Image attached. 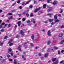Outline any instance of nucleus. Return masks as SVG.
Masks as SVG:
<instances>
[{"mask_svg": "<svg viewBox=\"0 0 64 64\" xmlns=\"http://www.w3.org/2000/svg\"><path fill=\"white\" fill-rule=\"evenodd\" d=\"M41 8V7H40L38 8H36V9L35 10H34V12L36 13L37 12V11H38V10H40V8Z\"/></svg>", "mask_w": 64, "mask_h": 64, "instance_id": "1", "label": "nucleus"}, {"mask_svg": "<svg viewBox=\"0 0 64 64\" xmlns=\"http://www.w3.org/2000/svg\"><path fill=\"white\" fill-rule=\"evenodd\" d=\"M22 47V46H19L18 47V50L19 51H21L22 50L21 48V47Z\"/></svg>", "mask_w": 64, "mask_h": 64, "instance_id": "2", "label": "nucleus"}, {"mask_svg": "<svg viewBox=\"0 0 64 64\" xmlns=\"http://www.w3.org/2000/svg\"><path fill=\"white\" fill-rule=\"evenodd\" d=\"M52 8L50 7V8L48 10V12H50L52 11Z\"/></svg>", "mask_w": 64, "mask_h": 64, "instance_id": "3", "label": "nucleus"}, {"mask_svg": "<svg viewBox=\"0 0 64 64\" xmlns=\"http://www.w3.org/2000/svg\"><path fill=\"white\" fill-rule=\"evenodd\" d=\"M20 33L22 35H24V32H23V31L22 30H21L20 31Z\"/></svg>", "mask_w": 64, "mask_h": 64, "instance_id": "4", "label": "nucleus"}, {"mask_svg": "<svg viewBox=\"0 0 64 64\" xmlns=\"http://www.w3.org/2000/svg\"><path fill=\"white\" fill-rule=\"evenodd\" d=\"M35 36H34V34H32L31 36V38L32 40H34Z\"/></svg>", "mask_w": 64, "mask_h": 64, "instance_id": "5", "label": "nucleus"}, {"mask_svg": "<svg viewBox=\"0 0 64 64\" xmlns=\"http://www.w3.org/2000/svg\"><path fill=\"white\" fill-rule=\"evenodd\" d=\"M56 59H57L56 58H52V62H54V61H55Z\"/></svg>", "mask_w": 64, "mask_h": 64, "instance_id": "6", "label": "nucleus"}, {"mask_svg": "<svg viewBox=\"0 0 64 64\" xmlns=\"http://www.w3.org/2000/svg\"><path fill=\"white\" fill-rule=\"evenodd\" d=\"M58 63H59V61H58V60H57L53 64H58Z\"/></svg>", "mask_w": 64, "mask_h": 64, "instance_id": "7", "label": "nucleus"}, {"mask_svg": "<svg viewBox=\"0 0 64 64\" xmlns=\"http://www.w3.org/2000/svg\"><path fill=\"white\" fill-rule=\"evenodd\" d=\"M57 3V1H54L53 2V4H54V5H55Z\"/></svg>", "mask_w": 64, "mask_h": 64, "instance_id": "8", "label": "nucleus"}, {"mask_svg": "<svg viewBox=\"0 0 64 64\" xmlns=\"http://www.w3.org/2000/svg\"><path fill=\"white\" fill-rule=\"evenodd\" d=\"M48 36H50V35H51V32H50V31H49L48 32Z\"/></svg>", "mask_w": 64, "mask_h": 64, "instance_id": "9", "label": "nucleus"}, {"mask_svg": "<svg viewBox=\"0 0 64 64\" xmlns=\"http://www.w3.org/2000/svg\"><path fill=\"white\" fill-rule=\"evenodd\" d=\"M59 22V20H54V23H56V22Z\"/></svg>", "mask_w": 64, "mask_h": 64, "instance_id": "10", "label": "nucleus"}, {"mask_svg": "<svg viewBox=\"0 0 64 64\" xmlns=\"http://www.w3.org/2000/svg\"><path fill=\"white\" fill-rule=\"evenodd\" d=\"M8 18L10 20L12 19H13V16H11L9 17Z\"/></svg>", "mask_w": 64, "mask_h": 64, "instance_id": "11", "label": "nucleus"}, {"mask_svg": "<svg viewBox=\"0 0 64 64\" xmlns=\"http://www.w3.org/2000/svg\"><path fill=\"white\" fill-rule=\"evenodd\" d=\"M54 18L56 19H57V14H56L54 16Z\"/></svg>", "mask_w": 64, "mask_h": 64, "instance_id": "12", "label": "nucleus"}, {"mask_svg": "<svg viewBox=\"0 0 64 64\" xmlns=\"http://www.w3.org/2000/svg\"><path fill=\"white\" fill-rule=\"evenodd\" d=\"M21 21H19L18 22V25L19 26H20V23H21Z\"/></svg>", "mask_w": 64, "mask_h": 64, "instance_id": "13", "label": "nucleus"}, {"mask_svg": "<svg viewBox=\"0 0 64 64\" xmlns=\"http://www.w3.org/2000/svg\"><path fill=\"white\" fill-rule=\"evenodd\" d=\"M48 21H49V22H53V19H49L48 20Z\"/></svg>", "mask_w": 64, "mask_h": 64, "instance_id": "14", "label": "nucleus"}, {"mask_svg": "<svg viewBox=\"0 0 64 64\" xmlns=\"http://www.w3.org/2000/svg\"><path fill=\"white\" fill-rule=\"evenodd\" d=\"M12 50L11 48H10L9 49L8 52V53H9V52H11L12 51Z\"/></svg>", "mask_w": 64, "mask_h": 64, "instance_id": "15", "label": "nucleus"}, {"mask_svg": "<svg viewBox=\"0 0 64 64\" xmlns=\"http://www.w3.org/2000/svg\"><path fill=\"white\" fill-rule=\"evenodd\" d=\"M12 42V40H9L8 42V44H10L11 43V42Z\"/></svg>", "mask_w": 64, "mask_h": 64, "instance_id": "16", "label": "nucleus"}, {"mask_svg": "<svg viewBox=\"0 0 64 64\" xmlns=\"http://www.w3.org/2000/svg\"><path fill=\"white\" fill-rule=\"evenodd\" d=\"M50 43H51V42L50 41H49L48 42V45H49Z\"/></svg>", "mask_w": 64, "mask_h": 64, "instance_id": "17", "label": "nucleus"}, {"mask_svg": "<svg viewBox=\"0 0 64 64\" xmlns=\"http://www.w3.org/2000/svg\"><path fill=\"white\" fill-rule=\"evenodd\" d=\"M64 40H63L62 41H61L60 42V44H63V43H64Z\"/></svg>", "mask_w": 64, "mask_h": 64, "instance_id": "18", "label": "nucleus"}, {"mask_svg": "<svg viewBox=\"0 0 64 64\" xmlns=\"http://www.w3.org/2000/svg\"><path fill=\"white\" fill-rule=\"evenodd\" d=\"M48 54H46L45 55H44V57L45 58H46V57L47 56H48Z\"/></svg>", "mask_w": 64, "mask_h": 64, "instance_id": "19", "label": "nucleus"}, {"mask_svg": "<svg viewBox=\"0 0 64 64\" xmlns=\"http://www.w3.org/2000/svg\"><path fill=\"white\" fill-rule=\"evenodd\" d=\"M4 62H5V60H2L1 62H2V63H3Z\"/></svg>", "mask_w": 64, "mask_h": 64, "instance_id": "20", "label": "nucleus"}, {"mask_svg": "<svg viewBox=\"0 0 64 64\" xmlns=\"http://www.w3.org/2000/svg\"><path fill=\"white\" fill-rule=\"evenodd\" d=\"M63 36V34H60L59 35V37H62Z\"/></svg>", "mask_w": 64, "mask_h": 64, "instance_id": "21", "label": "nucleus"}, {"mask_svg": "<svg viewBox=\"0 0 64 64\" xmlns=\"http://www.w3.org/2000/svg\"><path fill=\"white\" fill-rule=\"evenodd\" d=\"M8 15H12V13H8Z\"/></svg>", "mask_w": 64, "mask_h": 64, "instance_id": "22", "label": "nucleus"}, {"mask_svg": "<svg viewBox=\"0 0 64 64\" xmlns=\"http://www.w3.org/2000/svg\"><path fill=\"white\" fill-rule=\"evenodd\" d=\"M26 13V12L24 11L22 13L23 15H25Z\"/></svg>", "mask_w": 64, "mask_h": 64, "instance_id": "23", "label": "nucleus"}, {"mask_svg": "<svg viewBox=\"0 0 64 64\" xmlns=\"http://www.w3.org/2000/svg\"><path fill=\"white\" fill-rule=\"evenodd\" d=\"M3 42H0V46H3Z\"/></svg>", "mask_w": 64, "mask_h": 64, "instance_id": "24", "label": "nucleus"}, {"mask_svg": "<svg viewBox=\"0 0 64 64\" xmlns=\"http://www.w3.org/2000/svg\"><path fill=\"white\" fill-rule=\"evenodd\" d=\"M64 28V25H62V26H61L60 28H61V29H62V28Z\"/></svg>", "mask_w": 64, "mask_h": 64, "instance_id": "25", "label": "nucleus"}, {"mask_svg": "<svg viewBox=\"0 0 64 64\" xmlns=\"http://www.w3.org/2000/svg\"><path fill=\"white\" fill-rule=\"evenodd\" d=\"M47 15L49 16H51V15H53V14H47Z\"/></svg>", "mask_w": 64, "mask_h": 64, "instance_id": "26", "label": "nucleus"}, {"mask_svg": "<svg viewBox=\"0 0 64 64\" xmlns=\"http://www.w3.org/2000/svg\"><path fill=\"white\" fill-rule=\"evenodd\" d=\"M29 2H30V1H29L26 2V3L25 5H26V4H28V3H29Z\"/></svg>", "mask_w": 64, "mask_h": 64, "instance_id": "27", "label": "nucleus"}, {"mask_svg": "<svg viewBox=\"0 0 64 64\" xmlns=\"http://www.w3.org/2000/svg\"><path fill=\"white\" fill-rule=\"evenodd\" d=\"M5 31V30L4 29L1 30L0 31V32H4Z\"/></svg>", "mask_w": 64, "mask_h": 64, "instance_id": "28", "label": "nucleus"}, {"mask_svg": "<svg viewBox=\"0 0 64 64\" xmlns=\"http://www.w3.org/2000/svg\"><path fill=\"white\" fill-rule=\"evenodd\" d=\"M26 16H27L28 17H29V14H26Z\"/></svg>", "mask_w": 64, "mask_h": 64, "instance_id": "29", "label": "nucleus"}, {"mask_svg": "<svg viewBox=\"0 0 64 64\" xmlns=\"http://www.w3.org/2000/svg\"><path fill=\"white\" fill-rule=\"evenodd\" d=\"M54 49H58V47L56 46H55L54 48Z\"/></svg>", "mask_w": 64, "mask_h": 64, "instance_id": "30", "label": "nucleus"}, {"mask_svg": "<svg viewBox=\"0 0 64 64\" xmlns=\"http://www.w3.org/2000/svg\"><path fill=\"white\" fill-rule=\"evenodd\" d=\"M8 37V36H6L4 38V39H7V38Z\"/></svg>", "mask_w": 64, "mask_h": 64, "instance_id": "31", "label": "nucleus"}, {"mask_svg": "<svg viewBox=\"0 0 64 64\" xmlns=\"http://www.w3.org/2000/svg\"><path fill=\"white\" fill-rule=\"evenodd\" d=\"M58 54L59 55H60L61 53H60V51H58Z\"/></svg>", "mask_w": 64, "mask_h": 64, "instance_id": "32", "label": "nucleus"}, {"mask_svg": "<svg viewBox=\"0 0 64 64\" xmlns=\"http://www.w3.org/2000/svg\"><path fill=\"white\" fill-rule=\"evenodd\" d=\"M7 57L8 58H9L10 57V55H7Z\"/></svg>", "mask_w": 64, "mask_h": 64, "instance_id": "33", "label": "nucleus"}, {"mask_svg": "<svg viewBox=\"0 0 64 64\" xmlns=\"http://www.w3.org/2000/svg\"><path fill=\"white\" fill-rule=\"evenodd\" d=\"M46 6V4H44L43 8H45Z\"/></svg>", "mask_w": 64, "mask_h": 64, "instance_id": "34", "label": "nucleus"}, {"mask_svg": "<svg viewBox=\"0 0 64 64\" xmlns=\"http://www.w3.org/2000/svg\"><path fill=\"white\" fill-rule=\"evenodd\" d=\"M50 48H49L48 49V50H47V51L48 52H49V51H50Z\"/></svg>", "mask_w": 64, "mask_h": 64, "instance_id": "35", "label": "nucleus"}, {"mask_svg": "<svg viewBox=\"0 0 64 64\" xmlns=\"http://www.w3.org/2000/svg\"><path fill=\"white\" fill-rule=\"evenodd\" d=\"M12 45H13V43H10V44L9 46H11Z\"/></svg>", "mask_w": 64, "mask_h": 64, "instance_id": "36", "label": "nucleus"}, {"mask_svg": "<svg viewBox=\"0 0 64 64\" xmlns=\"http://www.w3.org/2000/svg\"><path fill=\"white\" fill-rule=\"evenodd\" d=\"M30 8H32V7H33V6H32V5H30Z\"/></svg>", "mask_w": 64, "mask_h": 64, "instance_id": "37", "label": "nucleus"}, {"mask_svg": "<svg viewBox=\"0 0 64 64\" xmlns=\"http://www.w3.org/2000/svg\"><path fill=\"white\" fill-rule=\"evenodd\" d=\"M27 23H30V20H28V21H27Z\"/></svg>", "mask_w": 64, "mask_h": 64, "instance_id": "38", "label": "nucleus"}, {"mask_svg": "<svg viewBox=\"0 0 64 64\" xmlns=\"http://www.w3.org/2000/svg\"><path fill=\"white\" fill-rule=\"evenodd\" d=\"M20 2V1L18 0V1L17 3H19Z\"/></svg>", "mask_w": 64, "mask_h": 64, "instance_id": "39", "label": "nucleus"}, {"mask_svg": "<svg viewBox=\"0 0 64 64\" xmlns=\"http://www.w3.org/2000/svg\"><path fill=\"white\" fill-rule=\"evenodd\" d=\"M34 19H32V20H31L32 22H33V21H34Z\"/></svg>", "mask_w": 64, "mask_h": 64, "instance_id": "40", "label": "nucleus"}, {"mask_svg": "<svg viewBox=\"0 0 64 64\" xmlns=\"http://www.w3.org/2000/svg\"><path fill=\"white\" fill-rule=\"evenodd\" d=\"M18 16H21V15H22V14H18Z\"/></svg>", "mask_w": 64, "mask_h": 64, "instance_id": "41", "label": "nucleus"}, {"mask_svg": "<svg viewBox=\"0 0 64 64\" xmlns=\"http://www.w3.org/2000/svg\"><path fill=\"white\" fill-rule=\"evenodd\" d=\"M44 23H46V24H47V23H48V22L47 21H45L44 22Z\"/></svg>", "mask_w": 64, "mask_h": 64, "instance_id": "42", "label": "nucleus"}, {"mask_svg": "<svg viewBox=\"0 0 64 64\" xmlns=\"http://www.w3.org/2000/svg\"><path fill=\"white\" fill-rule=\"evenodd\" d=\"M11 24H8V27H11Z\"/></svg>", "mask_w": 64, "mask_h": 64, "instance_id": "43", "label": "nucleus"}, {"mask_svg": "<svg viewBox=\"0 0 64 64\" xmlns=\"http://www.w3.org/2000/svg\"><path fill=\"white\" fill-rule=\"evenodd\" d=\"M63 10L61 9V10L60 11V13H62V12H63Z\"/></svg>", "mask_w": 64, "mask_h": 64, "instance_id": "44", "label": "nucleus"}, {"mask_svg": "<svg viewBox=\"0 0 64 64\" xmlns=\"http://www.w3.org/2000/svg\"><path fill=\"white\" fill-rule=\"evenodd\" d=\"M9 61H12V59H9Z\"/></svg>", "mask_w": 64, "mask_h": 64, "instance_id": "45", "label": "nucleus"}, {"mask_svg": "<svg viewBox=\"0 0 64 64\" xmlns=\"http://www.w3.org/2000/svg\"><path fill=\"white\" fill-rule=\"evenodd\" d=\"M25 20V18H22V21H24Z\"/></svg>", "mask_w": 64, "mask_h": 64, "instance_id": "46", "label": "nucleus"}, {"mask_svg": "<svg viewBox=\"0 0 64 64\" xmlns=\"http://www.w3.org/2000/svg\"><path fill=\"white\" fill-rule=\"evenodd\" d=\"M3 12V11H2V10H0V13H1Z\"/></svg>", "mask_w": 64, "mask_h": 64, "instance_id": "47", "label": "nucleus"}, {"mask_svg": "<svg viewBox=\"0 0 64 64\" xmlns=\"http://www.w3.org/2000/svg\"><path fill=\"white\" fill-rule=\"evenodd\" d=\"M19 8H20V9H22V6H20L19 7Z\"/></svg>", "mask_w": 64, "mask_h": 64, "instance_id": "48", "label": "nucleus"}, {"mask_svg": "<svg viewBox=\"0 0 64 64\" xmlns=\"http://www.w3.org/2000/svg\"><path fill=\"white\" fill-rule=\"evenodd\" d=\"M47 2H48V3H50V0H48Z\"/></svg>", "mask_w": 64, "mask_h": 64, "instance_id": "49", "label": "nucleus"}, {"mask_svg": "<svg viewBox=\"0 0 64 64\" xmlns=\"http://www.w3.org/2000/svg\"><path fill=\"white\" fill-rule=\"evenodd\" d=\"M2 25H4L5 24V23L3 22V23H2Z\"/></svg>", "mask_w": 64, "mask_h": 64, "instance_id": "50", "label": "nucleus"}, {"mask_svg": "<svg viewBox=\"0 0 64 64\" xmlns=\"http://www.w3.org/2000/svg\"><path fill=\"white\" fill-rule=\"evenodd\" d=\"M38 55L40 56H41V54H40V53H39L38 54Z\"/></svg>", "mask_w": 64, "mask_h": 64, "instance_id": "51", "label": "nucleus"}, {"mask_svg": "<svg viewBox=\"0 0 64 64\" xmlns=\"http://www.w3.org/2000/svg\"><path fill=\"white\" fill-rule=\"evenodd\" d=\"M42 31H43V32H45V30H42Z\"/></svg>", "mask_w": 64, "mask_h": 64, "instance_id": "52", "label": "nucleus"}, {"mask_svg": "<svg viewBox=\"0 0 64 64\" xmlns=\"http://www.w3.org/2000/svg\"><path fill=\"white\" fill-rule=\"evenodd\" d=\"M19 36H16V38H19Z\"/></svg>", "mask_w": 64, "mask_h": 64, "instance_id": "53", "label": "nucleus"}, {"mask_svg": "<svg viewBox=\"0 0 64 64\" xmlns=\"http://www.w3.org/2000/svg\"><path fill=\"white\" fill-rule=\"evenodd\" d=\"M64 50H62L61 51V52H62V53H63V52H64Z\"/></svg>", "mask_w": 64, "mask_h": 64, "instance_id": "54", "label": "nucleus"}, {"mask_svg": "<svg viewBox=\"0 0 64 64\" xmlns=\"http://www.w3.org/2000/svg\"><path fill=\"white\" fill-rule=\"evenodd\" d=\"M16 4H13L12 5V6H14V5H15Z\"/></svg>", "mask_w": 64, "mask_h": 64, "instance_id": "55", "label": "nucleus"}, {"mask_svg": "<svg viewBox=\"0 0 64 64\" xmlns=\"http://www.w3.org/2000/svg\"><path fill=\"white\" fill-rule=\"evenodd\" d=\"M9 21H10V20H7L6 21H7V22H9Z\"/></svg>", "mask_w": 64, "mask_h": 64, "instance_id": "56", "label": "nucleus"}, {"mask_svg": "<svg viewBox=\"0 0 64 64\" xmlns=\"http://www.w3.org/2000/svg\"><path fill=\"white\" fill-rule=\"evenodd\" d=\"M54 24V23L53 22H52V23H51V24L52 25H53Z\"/></svg>", "mask_w": 64, "mask_h": 64, "instance_id": "57", "label": "nucleus"}, {"mask_svg": "<svg viewBox=\"0 0 64 64\" xmlns=\"http://www.w3.org/2000/svg\"><path fill=\"white\" fill-rule=\"evenodd\" d=\"M30 44L32 46H33V44Z\"/></svg>", "mask_w": 64, "mask_h": 64, "instance_id": "58", "label": "nucleus"}, {"mask_svg": "<svg viewBox=\"0 0 64 64\" xmlns=\"http://www.w3.org/2000/svg\"><path fill=\"white\" fill-rule=\"evenodd\" d=\"M24 2H23L22 4V5H24Z\"/></svg>", "mask_w": 64, "mask_h": 64, "instance_id": "59", "label": "nucleus"}, {"mask_svg": "<svg viewBox=\"0 0 64 64\" xmlns=\"http://www.w3.org/2000/svg\"><path fill=\"white\" fill-rule=\"evenodd\" d=\"M10 54L12 56H13V54L12 53H11Z\"/></svg>", "mask_w": 64, "mask_h": 64, "instance_id": "60", "label": "nucleus"}, {"mask_svg": "<svg viewBox=\"0 0 64 64\" xmlns=\"http://www.w3.org/2000/svg\"><path fill=\"white\" fill-rule=\"evenodd\" d=\"M14 64H17V62H16L15 61L14 62Z\"/></svg>", "mask_w": 64, "mask_h": 64, "instance_id": "61", "label": "nucleus"}, {"mask_svg": "<svg viewBox=\"0 0 64 64\" xmlns=\"http://www.w3.org/2000/svg\"><path fill=\"white\" fill-rule=\"evenodd\" d=\"M17 58V56H14V58Z\"/></svg>", "mask_w": 64, "mask_h": 64, "instance_id": "62", "label": "nucleus"}, {"mask_svg": "<svg viewBox=\"0 0 64 64\" xmlns=\"http://www.w3.org/2000/svg\"><path fill=\"white\" fill-rule=\"evenodd\" d=\"M36 1H34V4H36Z\"/></svg>", "mask_w": 64, "mask_h": 64, "instance_id": "63", "label": "nucleus"}, {"mask_svg": "<svg viewBox=\"0 0 64 64\" xmlns=\"http://www.w3.org/2000/svg\"><path fill=\"white\" fill-rule=\"evenodd\" d=\"M33 23H35V22H36L35 21H34L33 22Z\"/></svg>", "mask_w": 64, "mask_h": 64, "instance_id": "64", "label": "nucleus"}]
</instances>
